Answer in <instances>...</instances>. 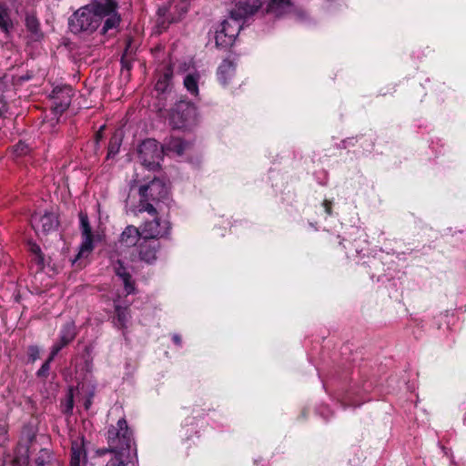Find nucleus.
<instances>
[{
  "instance_id": "obj_1",
  "label": "nucleus",
  "mask_w": 466,
  "mask_h": 466,
  "mask_svg": "<svg viewBox=\"0 0 466 466\" xmlns=\"http://www.w3.org/2000/svg\"><path fill=\"white\" fill-rule=\"evenodd\" d=\"M117 8V0H96L79 8L72 15L69 19V28L75 34L82 32L91 34L104 21L101 33L105 35L120 24L121 18Z\"/></svg>"
},
{
  "instance_id": "obj_2",
  "label": "nucleus",
  "mask_w": 466,
  "mask_h": 466,
  "mask_svg": "<svg viewBox=\"0 0 466 466\" xmlns=\"http://www.w3.org/2000/svg\"><path fill=\"white\" fill-rule=\"evenodd\" d=\"M107 449L97 451L99 455H104L107 451L120 456L129 455L132 445H134V441L132 431L124 418L118 420L116 426L112 425L109 427L107 431Z\"/></svg>"
},
{
  "instance_id": "obj_3",
  "label": "nucleus",
  "mask_w": 466,
  "mask_h": 466,
  "mask_svg": "<svg viewBox=\"0 0 466 466\" xmlns=\"http://www.w3.org/2000/svg\"><path fill=\"white\" fill-rule=\"evenodd\" d=\"M138 157L141 163L149 169L159 167L162 158L163 148L158 146L155 139H146L138 147Z\"/></svg>"
},
{
  "instance_id": "obj_4",
  "label": "nucleus",
  "mask_w": 466,
  "mask_h": 466,
  "mask_svg": "<svg viewBox=\"0 0 466 466\" xmlns=\"http://www.w3.org/2000/svg\"><path fill=\"white\" fill-rule=\"evenodd\" d=\"M196 108L189 103L179 101L172 108L169 117L173 128L181 129L194 122Z\"/></svg>"
},
{
  "instance_id": "obj_5",
  "label": "nucleus",
  "mask_w": 466,
  "mask_h": 466,
  "mask_svg": "<svg viewBox=\"0 0 466 466\" xmlns=\"http://www.w3.org/2000/svg\"><path fill=\"white\" fill-rule=\"evenodd\" d=\"M241 27V20L235 19L230 15L228 19L221 23L220 28L216 31V45L222 47L231 46Z\"/></svg>"
},
{
  "instance_id": "obj_6",
  "label": "nucleus",
  "mask_w": 466,
  "mask_h": 466,
  "mask_svg": "<svg viewBox=\"0 0 466 466\" xmlns=\"http://www.w3.org/2000/svg\"><path fill=\"white\" fill-rule=\"evenodd\" d=\"M142 238L158 240L169 234L170 225L168 221H161L157 217L152 220H147L140 226Z\"/></svg>"
},
{
  "instance_id": "obj_7",
  "label": "nucleus",
  "mask_w": 466,
  "mask_h": 466,
  "mask_svg": "<svg viewBox=\"0 0 466 466\" xmlns=\"http://www.w3.org/2000/svg\"><path fill=\"white\" fill-rule=\"evenodd\" d=\"M80 230L82 236V243L77 254V258L87 257L94 249L95 236L92 233V228L89 224L87 214L85 212L79 213Z\"/></svg>"
},
{
  "instance_id": "obj_8",
  "label": "nucleus",
  "mask_w": 466,
  "mask_h": 466,
  "mask_svg": "<svg viewBox=\"0 0 466 466\" xmlns=\"http://www.w3.org/2000/svg\"><path fill=\"white\" fill-rule=\"evenodd\" d=\"M168 188L167 185L158 178L152 179L148 184L139 187L141 198L150 199L152 202H159L167 197Z\"/></svg>"
},
{
  "instance_id": "obj_9",
  "label": "nucleus",
  "mask_w": 466,
  "mask_h": 466,
  "mask_svg": "<svg viewBox=\"0 0 466 466\" xmlns=\"http://www.w3.org/2000/svg\"><path fill=\"white\" fill-rule=\"evenodd\" d=\"M52 94L54 111L62 114L70 106L73 89L68 86L56 87Z\"/></svg>"
},
{
  "instance_id": "obj_10",
  "label": "nucleus",
  "mask_w": 466,
  "mask_h": 466,
  "mask_svg": "<svg viewBox=\"0 0 466 466\" xmlns=\"http://www.w3.org/2000/svg\"><path fill=\"white\" fill-rule=\"evenodd\" d=\"M261 5V0H238L230 15L233 18L242 21L256 13Z\"/></svg>"
},
{
  "instance_id": "obj_11",
  "label": "nucleus",
  "mask_w": 466,
  "mask_h": 466,
  "mask_svg": "<svg viewBox=\"0 0 466 466\" xmlns=\"http://www.w3.org/2000/svg\"><path fill=\"white\" fill-rule=\"evenodd\" d=\"M160 248L158 240H152L142 238L138 244V255L140 260L151 264L157 258V252Z\"/></svg>"
},
{
  "instance_id": "obj_12",
  "label": "nucleus",
  "mask_w": 466,
  "mask_h": 466,
  "mask_svg": "<svg viewBox=\"0 0 466 466\" xmlns=\"http://www.w3.org/2000/svg\"><path fill=\"white\" fill-rule=\"evenodd\" d=\"M31 223L35 230L46 234L55 230L58 225L57 218L54 213L46 212L44 215H34Z\"/></svg>"
},
{
  "instance_id": "obj_13",
  "label": "nucleus",
  "mask_w": 466,
  "mask_h": 466,
  "mask_svg": "<svg viewBox=\"0 0 466 466\" xmlns=\"http://www.w3.org/2000/svg\"><path fill=\"white\" fill-rule=\"evenodd\" d=\"M267 13L276 17L284 16L293 11L291 0H268Z\"/></svg>"
},
{
  "instance_id": "obj_14",
  "label": "nucleus",
  "mask_w": 466,
  "mask_h": 466,
  "mask_svg": "<svg viewBox=\"0 0 466 466\" xmlns=\"http://www.w3.org/2000/svg\"><path fill=\"white\" fill-rule=\"evenodd\" d=\"M139 239L142 240L140 228L129 225L121 233L118 242L122 247L130 248L137 245Z\"/></svg>"
},
{
  "instance_id": "obj_15",
  "label": "nucleus",
  "mask_w": 466,
  "mask_h": 466,
  "mask_svg": "<svg viewBox=\"0 0 466 466\" xmlns=\"http://www.w3.org/2000/svg\"><path fill=\"white\" fill-rule=\"evenodd\" d=\"M76 327L73 323H66L60 334L59 342L56 343L52 348V355L56 356L64 347L70 343L76 337Z\"/></svg>"
},
{
  "instance_id": "obj_16",
  "label": "nucleus",
  "mask_w": 466,
  "mask_h": 466,
  "mask_svg": "<svg viewBox=\"0 0 466 466\" xmlns=\"http://www.w3.org/2000/svg\"><path fill=\"white\" fill-rule=\"evenodd\" d=\"M236 71V65L229 59H225L218 68V79L223 86H227L234 77Z\"/></svg>"
},
{
  "instance_id": "obj_17",
  "label": "nucleus",
  "mask_w": 466,
  "mask_h": 466,
  "mask_svg": "<svg viewBox=\"0 0 466 466\" xmlns=\"http://www.w3.org/2000/svg\"><path fill=\"white\" fill-rule=\"evenodd\" d=\"M86 452L84 448L83 439L72 441L70 466H81L86 461Z\"/></svg>"
},
{
  "instance_id": "obj_18",
  "label": "nucleus",
  "mask_w": 466,
  "mask_h": 466,
  "mask_svg": "<svg viewBox=\"0 0 466 466\" xmlns=\"http://www.w3.org/2000/svg\"><path fill=\"white\" fill-rule=\"evenodd\" d=\"M113 267L116 275L123 281L127 293H132L135 290V283L132 280L130 273L127 270L120 260H117Z\"/></svg>"
},
{
  "instance_id": "obj_19",
  "label": "nucleus",
  "mask_w": 466,
  "mask_h": 466,
  "mask_svg": "<svg viewBox=\"0 0 466 466\" xmlns=\"http://www.w3.org/2000/svg\"><path fill=\"white\" fill-rule=\"evenodd\" d=\"M187 147V143H186L182 139H180L178 137H170L169 138H167L165 140L164 145L161 147L163 148V152L165 150L172 151L180 156L184 153Z\"/></svg>"
},
{
  "instance_id": "obj_20",
  "label": "nucleus",
  "mask_w": 466,
  "mask_h": 466,
  "mask_svg": "<svg viewBox=\"0 0 466 466\" xmlns=\"http://www.w3.org/2000/svg\"><path fill=\"white\" fill-rule=\"evenodd\" d=\"M116 319L115 325L121 329L127 328V323L131 318L129 309L127 307H122L116 305L115 307Z\"/></svg>"
},
{
  "instance_id": "obj_21",
  "label": "nucleus",
  "mask_w": 466,
  "mask_h": 466,
  "mask_svg": "<svg viewBox=\"0 0 466 466\" xmlns=\"http://www.w3.org/2000/svg\"><path fill=\"white\" fill-rule=\"evenodd\" d=\"M25 25L27 30L32 34V37L34 40H39L42 37V33L39 27V22L35 15H26Z\"/></svg>"
},
{
  "instance_id": "obj_22",
  "label": "nucleus",
  "mask_w": 466,
  "mask_h": 466,
  "mask_svg": "<svg viewBox=\"0 0 466 466\" xmlns=\"http://www.w3.org/2000/svg\"><path fill=\"white\" fill-rule=\"evenodd\" d=\"M198 74H188L184 78L185 87L193 96L198 95Z\"/></svg>"
},
{
  "instance_id": "obj_23",
  "label": "nucleus",
  "mask_w": 466,
  "mask_h": 466,
  "mask_svg": "<svg viewBox=\"0 0 466 466\" xmlns=\"http://www.w3.org/2000/svg\"><path fill=\"white\" fill-rule=\"evenodd\" d=\"M35 466H55L53 456L49 450L41 449L35 460Z\"/></svg>"
},
{
  "instance_id": "obj_24",
  "label": "nucleus",
  "mask_w": 466,
  "mask_h": 466,
  "mask_svg": "<svg viewBox=\"0 0 466 466\" xmlns=\"http://www.w3.org/2000/svg\"><path fill=\"white\" fill-rule=\"evenodd\" d=\"M0 28L5 34L13 28V22L9 16L7 8L0 5Z\"/></svg>"
},
{
  "instance_id": "obj_25",
  "label": "nucleus",
  "mask_w": 466,
  "mask_h": 466,
  "mask_svg": "<svg viewBox=\"0 0 466 466\" xmlns=\"http://www.w3.org/2000/svg\"><path fill=\"white\" fill-rule=\"evenodd\" d=\"M153 203L154 202H152L150 199H146V198L140 197L138 211L139 212H147L148 214L152 215L153 217H157V209L154 207Z\"/></svg>"
},
{
  "instance_id": "obj_26",
  "label": "nucleus",
  "mask_w": 466,
  "mask_h": 466,
  "mask_svg": "<svg viewBox=\"0 0 466 466\" xmlns=\"http://www.w3.org/2000/svg\"><path fill=\"white\" fill-rule=\"evenodd\" d=\"M170 78L171 76L169 74H165L161 78H159L156 83L157 91L161 93L166 92L169 86Z\"/></svg>"
},
{
  "instance_id": "obj_27",
  "label": "nucleus",
  "mask_w": 466,
  "mask_h": 466,
  "mask_svg": "<svg viewBox=\"0 0 466 466\" xmlns=\"http://www.w3.org/2000/svg\"><path fill=\"white\" fill-rule=\"evenodd\" d=\"M55 357L56 356H53L52 352H51L49 358L45 361V363L42 365V367L38 370V371H37L38 377H41V378L47 377V375L49 373V370H50V363L53 361Z\"/></svg>"
},
{
  "instance_id": "obj_28",
  "label": "nucleus",
  "mask_w": 466,
  "mask_h": 466,
  "mask_svg": "<svg viewBox=\"0 0 466 466\" xmlns=\"http://www.w3.org/2000/svg\"><path fill=\"white\" fill-rule=\"evenodd\" d=\"M10 87L11 84L7 76L0 78V98H5V94L9 91Z\"/></svg>"
},
{
  "instance_id": "obj_29",
  "label": "nucleus",
  "mask_w": 466,
  "mask_h": 466,
  "mask_svg": "<svg viewBox=\"0 0 466 466\" xmlns=\"http://www.w3.org/2000/svg\"><path fill=\"white\" fill-rule=\"evenodd\" d=\"M28 465V454L27 450L24 455L16 456L13 461V466H27Z\"/></svg>"
},
{
  "instance_id": "obj_30",
  "label": "nucleus",
  "mask_w": 466,
  "mask_h": 466,
  "mask_svg": "<svg viewBox=\"0 0 466 466\" xmlns=\"http://www.w3.org/2000/svg\"><path fill=\"white\" fill-rule=\"evenodd\" d=\"M31 251L35 255V259L36 263L43 267L44 266V257H43V254L41 252L39 246L34 244L31 247Z\"/></svg>"
},
{
  "instance_id": "obj_31",
  "label": "nucleus",
  "mask_w": 466,
  "mask_h": 466,
  "mask_svg": "<svg viewBox=\"0 0 466 466\" xmlns=\"http://www.w3.org/2000/svg\"><path fill=\"white\" fill-rule=\"evenodd\" d=\"M40 350L37 346L32 345L28 347L27 354L31 361H35L39 358Z\"/></svg>"
},
{
  "instance_id": "obj_32",
  "label": "nucleus",
  "mask_w": 466,
  "mask_h": 466,
  "mask_svg": "<svg viewBox=\"0 0 466 466\" xmlns=\"http://www.w3.org/2000/svg\"><path fill=\"white\" fill-rule=\"evenodd\" d=\"M124 457L125 456L114 454V457L106 463V466H126L123 460Z\"/></svg>"
},
{
  "instance_id": "obj_33",
  "label": "nucleus",
  "mask_w": 466,
  "mask_h": 466,
  "mask_svg": "<svg viewBox=\"0 0 466 466\" xmlns=\"http://www.w3.org/2000/svg\"><path fill=\"white\" fill-rule=\"evenodd\" d=\"M15 152L18 156L25 155L28 152V147L25 143L20 141L15 146Z\"/></svg>"
},
{
  "instance_id": "obj_34",
  "label": "nucleus",
  "mask_w": 466,
  "mask_h": 466,
  "mask_svg": "<svg viewBox=\"0 0 466 466\" xmlns=\"http://www.w3.org/2000/svg\"><path fill=\"white\" fill-rule=\"evenodd\" d=\"M119 146L116 138L112 139L108 147V156H115L119 150Z\"/></svg>"
},
{
  "instance_id": "obj_35",
  "label": "nucleus",
  "mask_w": 466,
  "mask_h": 466,
  "mask_svg": "<svg viewBox=\"0 0 466 466\" xmlns=\"http://www.w3.org/2000/svg\"><path fill=\"white\" fill-rule=\"evenodd\" d=\"M126 57H127V52L122 56L121 64H122L123 68H126L127 71H129L131 68V64Z\"/></svg>"
},
{
  "instance_id": "obj_36",
  "label": "nucleus",
  "mask_w": 466,
  "mask_h": 466,
  "mask_svg": "<svg viewBox=\"0 0 466 466\" xmlns=\"http://www.w3.org/2000/svg\"><path fill=\"white\" fill-rule=\"evenodd\" d=\"M7 111V106L5 98H0V116Z\"/></svg>"
},
{
  "instance_id": "obj_37",
  "label": "nucleus",
  "mask_w": 466,
  "mask_h": 466,
  "mask_svg": "<svg viewBox=\"0 0 466 466\" xmlns=\"http://www.w3.org/2000/svg\"><path fill=\"white\" fill-rule=\"evenodd\" d=\"M7 432V430H6V427L5 425L4 424H0V439L1 440H5V434Z\"/></svg>"
},
{
  "instance_id": "obj_38",
  "label": "nucleus",
  "mask_w": 466,
  "mask_h": 466,
  "mask_svg": "<svg viewBox=\"0 0 466 466\" xmlns=\"http://www.w3.org/2000/svg\"><path fill=\"white\" fill-rule=\"evenodd\" d=\"M324 206H325V210L327 212L328 215H330L331 214V204L329 201L328 200H325L324 201Z\"/></svg>"
},
{
  "instance_id": "obj_39",
  "label": "nucleus",
  "mask_w": 466,
  "mask_h": 466,
  "mask_svg": "<svg viewBox=\"0 0 466 466\" xmlns=\"http://www.w3.org/2000/svg\"><path fill=\"white\" fill-rule=\"evenodd\" d=\"M173 340L176 344L180 345L181 344V338L179 335L175 334L173 335Z\"/></svg>"
},
{
  "instance_id": "obj_40",
  "label": "nucleus",
  "mask_w": 466,
  "mask_h": 466,
  "mask_svg": "<svg viewBox=\"0 0 466 466\" xmlns=\"http://www.w3.org/2000/svg\"><path fill=\"white\" fill-rule=\"evenodd\" d=\"M91 404H92V400H91V397H90V398H88V399L85 401V404H84V405H85L86 410H88V409H89V407L91 406Z\"/></svg>"
},
{
  "instance_id": "obj_41",
  "label": "nucleus",
  "mask_w": 466,
  "mask_h": 466,
  "mask_svg": "<svg viewBox=\"0 0 466 466\" xmlns=\"http://www.w3.org/2000/svg\"><path fill=\"white\" fill-rule=\"evenodd\" d=\"M5 454V449L3 445L0 444V457Z\"/></svg>"
},
{
  "instance_id": "obj_42",
  "label": "nucleus",
  "mask_w": 466,
  "mask_h": 466,
  "mask_svg": "<svg viewBox=\"0 0 466 466\" xmlns=\"http://www.w3.org/2000/svg\"><path fill=\"white\" fill-rule=\"evenodd\" d=\"M158 26H160L162 29H166L167 25H165L164 21H158L157 22Z\"/></svg>"
},
{
  "instance_id": "obj_43",
  "label": "nucleus",
  "mask_w": 466,
  "mask_h": 466,
  "mask_svg": "<svg viewBox=\"0 0 466 466\" xmlns=\"http://www.w3.org/2000/svg\"><path fill=\"white\" fill-rule=\"evenodd\" d=\"M73 408V400H72V397L70 398V400H69V409H72Z\"/></svg>"
}]
</instances>
